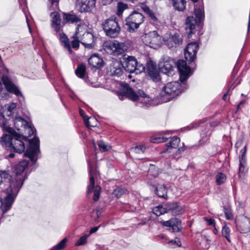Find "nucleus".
Wrapping results in <instances>:
<instances>
[{"mask_svg":"<svg viewBox=\"0 0 250 250\" xmlns=\"http://www.w3.org/2000/svg\"><path fill=\"white\" fill-rule=\"evenodd\" d=\"M28 142L29 147L27 149L24 155L28 157L33 163H35L37 158L36 156L40 152L39 139L34 137L31 140H27L26 138L18 134L15 130L10 134L5 133L1 139L2 146L9 150L21 153L25 150V142Z\"/></svg>","mask_w":250,"mask_h":250,"instance_id":"1","label":"nucleus"},{"mask_svg":"<svg viewBox=\"0 0 250 250\" xmlns=\"http://www.w3.org/2000/svg\"><path fill=\"white\" fill-rule=\"evenodd\" d=\"M23 183V182L9 174V177L6 179L4 184L2 185V188L1 191L6 194V196L5 197L4 204L5 211H7L11 208Z\"/></svg>","mask_w":250,"mask_h":250,"instance_id":"2","label":"nucleus"},{"mask_svg":"<svg viewBox=\"0 0 250 250\" xmlns=\"http://www.w3.org/2000/svg\"><path fill=\"white\" fill-rule=\"evenodd\" d=\"M194 13L196 18L193 16H189L187 18L185 23V29L188 38H190L192 34L195 33V28L197 23L201 22L204 18L203 3H199L194 6Z\"/></svg>","mask_w":250,"mask_h":250,"instance_id":"3","label":"nucleus"},{"mask_svg":"<svg viewBox=\"0 0 250 250\" xmlns=\"http://www.w3.org/2000/svg\"><path fill=\"white\" fill-rule=\"evenodd\" d=\"M121 90L122 94L119 95V98L121 100H123L124 96L132 101L140 100V97H141L144 98L143 103L146 106L151 104L149 96L142 90H139L137 93L127 83H125L121 84Z\"/></svg>","mask_w":250,"mask_h":250,"instance_id":"4","label":"nucleus"},{"mask_svg":"<svg viewBox=\"0 0 250 250\" xmlns=\"http://www.w3.org/2000/svg\"><path fill=\"white\" fill-rule=\"evenodd\" d=\"M120 60L122 67L130 73H135L138 74L145 70V66L142 64L139 63L133 56L125 54L121 58Z\"/></svg>","mask_w":250,"mask_h":250,"instance_id":"5","label":"nucleus"},{"mask_svg":"<svg viewBox=\"0 0 250 250\" xmlns=\"http://www.w3.org/2000/svg\"><path fill=\"white\" fill-rule=\"evenodd\" d=\"M102 27L106 35L110 38L117 37L121 31V27L115 17L105 20L102 23Z\"/></svg>","mask_w":250,"mask_h":250,"instance_id":"6","label":"nucleus"},{"mask_svg":"<svg viewBox=\"0 0 250 250\" xmlns=\"http://www.w3.org/2000/svg\"><path fill=\"white\" fill-rule=\"evenodd\" d=\"M103 48L108 54L119 55L126 51L128 46L125 42L109 41L104 43Z\"/></svg>","mask_w":250,"mask_h":250,"instance_id":"7","label":"nucleus"},{"mask_svg":"<svg viewBox=\"0 0 250 250\" xmlns=\"http://www.w3.org/2000/svg\"><path fill=\"white\" fill-rule=\"evenodd\" d=\"M142 40L145 45L154 49L159 48L162 43V37L156 31H151L143 35Z\"/></svg>","mask_w":250,"mask_h":250,"instance_id":"8","label":"nucleus"},{"mask_svg":"<svg viewBox=\"0 0 250 250\" xmlns=\"http://www.w3.org/2000/svg\"><path fill=\"white\" fill-rule=\"evenodd\" d=\"M144 21V16L140 13L133 12L126 19V25L130 32H133L138 29Z\"/></svg>","mask_w":250,"mask_h":250,"instance_id":"9","label":"nucleus"},{"mask_svg":"<svg viewBox=\"0 0 250 250\" xmlns=\"http://www.w3.org/2000/svg\"><path fill=\"white\" fill-rule=\"evenodd\" d=\"M163 41L168 48H173L182 44L183 36L178 33H167L164 35Z\"/></svg>","mask_w":250,"mask_h":250,"instance_id":"10","label":"nucleus"},{"mask_svg":"<svg viewBox=\"0 0 250 250\" xmlns=\"http://www.w3.org/2000/svg\"><path fill=\"white\" fill-rule=\"evenodd\" d=\"M160 71L168 76L174 74L175 63L174 61L168 57H164L159 63Z\"/></svg>","mask_w":250,"mask_h":250,"instance_id":"11","label":"nucleus"},{"mask_svg":"<svg viewBox=\"0 0 250 250\" xmlns=\"http://www.w3.org/2000/svg\"><path fill=\"white\" fill-rule=\"evenodd\" d=\"M180 85L178 82H172L167 83L162 88V95L171 96L172 97L178 95L181 92L179 91Z\"/></svg>","mask_w":250,"mask_h":250,"instance_id":"12","label":"nucleus"},{"mask_svg":"<svg viewBox=\"0 0 250 250\" xmlns=\"http://www.w3.org/2000/svg\"><path fill=\"white\" fill-rule=\"evenodd\" d=\"M238 231L242 233H246L250 231V219L245 216L237 217L235 221Z\"/></svg>","mask_w":250,"mask_h":250,"instance_id":"13","label":"nucleus"},{"mask_svg":"<svg viewBox=\"0 0 250 250\" xmlns=\"http://www.w3.org/2000/svg\"><path fill=\"white\" fill-rule=\"evenodd\" d=\"M28 164L29 162L28 161L23 160L16 165L13 169V175L12 177L17 178L19 180L23 182L25 179V175L24 171Z\"/></svg>","mask_w":250,"mask_h":250,"instance_id":"14","label":"nucleus"},{"mask_svg":"<svg viewBox=\"0 0 250 250\" xmlns=\"http://www.w3.org/2000/svg\"><path fill=\"white\" fill-rule=\"evenodd\" d=\"M90 168V184L88 187L87 189V193H90L94 191V196H93V200L95 201H97L98 200L100 195V191H101V188L97 186L96 187L94 186V176L92 174L93 169L91 168V166L89 165Z\"/></svg>","mask_w":250,"mask_h":250,"instance_id":"15","label":"nucleus"},{"mask_svg":"<svg viewBox=\"0 0 250 250\" xmlns=\"http://www.w3.org/2000/svg\"><path fill=\"white\" fill-rule=\"evenodd\" d=\"M198 44L196 42L188 43L185 50V57L187 61L191 62L196 58V53L198 49Z\"/></svg>","mask_w":250,"mask_h":250,"instance_id":"16","label":"nucleus"},{"mask_svg":"<svg viewBox=\"0 0 250 250\" xmlns=\"http://www.w3.org/2000/svg\"><path fill=\"white\" fill-rule=\"evenodd\" d=\"M96 0H76V5L81 12H90L95 7Z\"/></svg>","mask_w":250,"mask_h":250,"instance_id":"17","label":"nucleus"},{"mask_svg":"<svg viewBox=\"0 0 250 250\" xmlns=\"http://www.w3.org/2000/svg\"><path fill=\"white\" fill-rule=\"evenodd\" d=\"M177 66L180 74V80L184 82L189 76L190 69L187 66V62L184 60H179L177 63Z\"/></svg>","mask_w":250,"mask_h":250,"instance_id":"18","label":"nucleus"},{"mask_svg":"<svg viewBox=\"0 0 250 250\" xmlns=\"http://www.w3.org/2000/svg\"><path fill=\"white\" fill-rule=\"evenodd\" d=\"M81 42L85 47L91 49L94 46V37L93 34L89 32L81 33Z\"/></svg>","mask_w":250,"mask_h":250,"instance_id":"19","label":"nucleus"},{"mask_svg":"<svg viewBox=\"0 0 250 250\" xmlns=\"http://www.w3.org/2000/svg\"><path fill=\"white\" fill-rule=\"evenodd\" d=\"M121 61L115 60L113 61L107 68L109 75L111 76H120L122 74Z\"/></svg>","mask_w":250,"mask_h":250,"instance_id":"20","label":"nucleus"},{"mask_svg":"<svg viewBox=\"0 0 250 250\" xmlns=\"http://www.w3.org/2000/svg\"><path fill=\"white\" fill-rule=\"evenodd\" d=\"M2 80L7 91L17 96H21V93L18 87L11 81L8 77L3 76Z\"/></svg>","mask_w":250,"mask_h":250,"instance_id":"21","label":"nucleus"},{"mask_svg":"<svg viewBox=\"0 0 250 250\" xmlns=\"http://www.w3.org/2000/svg\"><path fill=\"white\" fill-rule=\"evenodd\" d=\"M14 125L17 130H19L21 128L23 127L28 132L29 135L33 134V131L31 127L29 125L28 123L21 117H16L14 121Z\"/></svg>","mask_w":250,"mask_h":250,"instance_id":"22","label":"nucleus"},{"mask_svg":"<svg viewBox=\"0 0 250 250\" xmlns=\"http://www.w3.org/2000/svg\"><path fill=\"white\" fill-rule=\"evenodd\" d=\"M163 225L171 228L173 232H178L181 228V222L177 218H172L168 221H164Z\"/></svg>","mask_w":250,"mask_h":250,"instance_id":"23","label":"nucleus"},{"mask_svg":"<svg viewBox=\"0 0 250 250\" xmlns=\"http://www.w3.org/2000/svg\"><path fill=\"white\" fill-rule=\"evenodd\" d=\"M146 69L148 75L154 81L157 82L160 80V76L157 70L156 65L152 62L147 63Z\"/></svg>","mask_w":250,"mask_h":250,"instance_id":"24","label":"nucleus"},{"mask_svg":"<svg viewBox=\"0 0 250 250\" xmlns=\"http://www.w3.org/2000/svg\"><path fill=\"white\" fill-rule=\"evenodd\" d=\"M180 142V139L177 137H173L170 139L169 142L166 144V149L163 152L170 153L173 150H176Z\"/></svg>","mask_w":250,"mask_h":250,"instance_id":"25","label":"nucleus"},{"mask_svg":"<svg viewBox=\"0 0 250 250\" xmlns=\"http://www.w3.org/2000/svg\"><path fill=\"white\" fill-rule=\"evenodd\" d=\"M88 63L92 67L100 68L103 65V60L98 54H93L88 59Z\"/></svg>","mask_w":250,"mask_h":250,"instance_id":"26","label":"nucleus"},{"mask_svg":"<svg viewBox=\"0 0 250 250\" xmlns=\"http://www.w3.org/2000/svg\"><path fill=\"white\" fill-rule=\"evenodd\" d=\"M17 104L15 103H10L4 106L3 114L8 117H12L16 111Z\"/></svg>","mask_w":250,"mask_h":250,"instance_id":"27","label":"nucleus"},{"mask_svg":"<svg viewBox=\"0 0 250 250\" xmlns=\"http://www.w3.org/2000/svg\"><path fill=\"white\" fill-rule=\"evenodd\" d=\"M5 116L6 115L3 114V113L0 115V126L5 131L4 134H10L13 132L14 130L7 125V120L4 118Z\"/></svg>","mask_w":250,"mask_h":250,"instance_id":"28","label":"nucleus"},{"mask_svg":"<svg viewBox=\"0 0 250 250\" xmlns=\"http://www.w3.org/2000/svg\"><path fill=\"white\" fill-rule=\"evenodd\" d=\"M81 37V31H79V28L77 29L75 34L73 36V41L71 42L72 46L73 48H77L81 42L80 37Z\"/></svg>","mask_w":250,"mask_h":250,"instance_id":"29","label":"nucleus"},{"mask_svg":"<svg viewBox=\"0 0 250 250\" xmlns=\"http://www.w3.org/2000/svg\"><path fill=\"white\" fill-rule=\"evenodd\" d=\"M173 5L175 9L183 11L186 8V1L185 0H172Z\"/></svg>","mask_w":250,"mask_h":250,"instance_id":"30","label":"nucleus"},{"mask_svg":"<svg viewBox=\"0 0 250 250\" xmlns=\"http://www.w3.org/2000/svg\"><path fill=\"white\" fill-rule=\"evenodd\" d=\"M60 39L61 42L63 44V46L67 50L69 53H71L72 50L71 49L69 40L67 36L64 34H61L60 36Z\"/></svg>","mask_w":250,"mask_h":250,"instance_id":"31","label":"nucleus"},{"mask_svg":"<svg viewBox=\"0 0 250 250\" xmlns=\"http://www.w3.org/2000/svg\"><path fill=\"white\" fill-rule=\"evenodd\" d=\"M63 18L67 22L71 23H77L80 21V19L75 15L64 13Z\"/></svg>","mask_w":250,"mask_h":250,"instance_id":"32","label":"nucleus"},{"mask_svg":"<svg viewBox=\"0 0 250 250\" xmlns=\"http://www.w3.org/2000/svg\"><path fill=\"white\" fill-rule=\"evenodd\" d=\"M156 192V194L160 197L165 198L167 196V190L164 185H160L157 187Z\"/></svg>","mask_w":250,"mask_h":250,"instance_id":"33","label":"nucleus"},{"mask_svg":"<svg viewBox=\"0 0 250 250\" xmlns=\"http://www.w3.org/2000/svg\"><path fill=\"white\" fill-rule=\"evenodd\" d=\"M86 71L85 65L83 64L79 65L75 70V73L77 76L81 78L84 77Z\"/></svg>","mask_w":250,"mask_h":250,"instance_id":"34","label":"nucleus"},{"mask_svg":"<svg viewBox=\"0 0 250 250\" xmlns=\"http://www.w3.org/2000/svg\"><path fill=\"white\" fill-rule=\"evenodd\" d=\"M153 213L157 216H160L161 215L167 212V210L165 207L164 205H159L153 209Z\"/></svg>","mask_w":250,"mask_h":250,"instance_id":"35","label":"nucleus"},{"mask_svg":"<svg viewBox=\"0 0 250 250\" xmlns=\"http://www.w3.org/2000/svg\"><path fill=\"white\" fill-rule=\"evenodd\" d=\"M9 177V173L6 170H0V189L1 190L2 185L4 184L7 178Z\"/></svg>","mask_w":250,"mask_h":250,"instance_id":"36","label":"nucleus"},{"mask_svg":"<svg viewBox=\"0 0 250 250\" xmlns=\"http://www.w3.org/2000/svg\"><path fill=\"white\" fill-rule=\"evenodd\" d=\"M142 9L143 11L146 13L148 16L150 18V19L154 21H156L157 20V18L156 17L154 13L151 10L150 8L146 5L143 4L142 6Z\"/></svg>","mask_w":250,"mask_h":250,"instance_id":"37","label":"nucleus"},{"mask_svg":"<svg viewBox=\"0 0 250 250\" xmlns=\"http://www.w3.org/2000/svg\"><path fill=\"white\" fill-rule=\"evenodd\" d=\"M84 121L85 125L89 128L90 127H94L96 125L97 120L94 117H87Z\"/></svg>","mask_w":250,"mask_h":250,"instance_id":"38","label":"nucleus"},{"mask_svg":"<svg viewBox=\"0 0 250 250\" xmlns=\"http://www.w3.org/2000/svg\"><path fill=\"white\" fill-rule=\"evenodd\" d=\"M127 8L128 6L127 4L122 2H118L117 4V15L119 16H121L122 15L123 11Z\"/></svg>","mask_w":250,"mask_h":250,"instance_id":"39","label":"nucleus"},{"mask_svg":"<svg viewBox=\"0 0 250 250\" xmlns=\"http://www.w3.org/2000/svg\"><path fill=\"white\" fill-rule=\"evenodd\" d=\"M148 173L149 175L156 177L159 175V171L155 166L150 165L148 170Z\"/></svg>","mask_w":250,"mask_h":250,"instance_id":"40","label":"nucleus"},{"mask_svg":"<svg viewBox=\"0 0 250 250\" xmlns=\"http://www.w3.org/2000/svg\"><path fill=\"white\" fill-rule=\"evenodd\" d=\"M226 180V176L222 173H218L216 176V182L217 185H220L225 183Z\"/></svg>","mask_w":250,"mask_h":250,"instance_id":"41","label":"nucleus"},{"mask_svg":"<svg viewBox=\"0 0 250 250\" xmlns=\"http://www.w3.org/2000/svg\"><path fill=\"white\" fill-rule=\"evenodd\" d=\"M98 146L100 150L102 152H105L109 150L111 148L109 145H106L103 141L101 140L99 142Z\"/></svg>","mask_w":250,"mask_h":250,"instance_id":"42","label":"nucleus"},{"mask_svg":"<svg viewBox=\"0 0 250 250\" xmlns=\"http://www.w3.org/2000/svg\"><path fill=\"white\" fill-rule=\"evenodd\" d=\"M222 233L223 236H224L229 242H230L229 236L230 229L226 225L224 226L222 228Z\"/></svg>","mask_w":250,"mask_h":250,"instance_id":"43","label":"nucleus"},{"mask_svg":"<svg viewBox=\"0 0 250 250\" xmlns=\"http://www.w3.org/2000/svg\"><path fill=\"white\" fill-rule=\"evenodd\" d=\"M67 242V238H64L57 245L54 246L51 250H61L63 249Z\"/></svg>","mask_w":250,"mask_h":250,"instance_id":"44","label":"nucleus"},{"mask_svg":"<svg viewBox=\"0 0 250 250\" xmlns=\"http://www.w3.org/2000/svg\"><path fill=\"white\" fill-rule=\"evenodd\" d=\"M52 18L51 25L61 23V19L59 15L56 12L51 13Z\"/></svg>","mask_w":250,"mask_h":250,"instance_id":"45","label":"nucleus"},{"mask_svg":"<svg viewBox=\"0 0 250 250\" xmlns=\"http://www.w3.org/2000/svg\"><path fill=\"white\" fill-rule=\"evenodd\" d=\"M146 149V147L143 146H136L135 147L131 149L132 153L136 154H141L143 153Z\"/></svg>","mask_w":250,"mask_h":250,"instance_id":"46","label":"nucleus"},{"mask_svg":"<svg viewBox=\"0 0 250 250\" xmlns=\"http://www.w3.org/2000/svg\"><path fill=\"white\" fill-rule=\"evenodd\" d=\"M88 237V235H85L82 236L80 239L76 242V246L83 245L86 244L87 242V239Z\"/></svg>","mask_w":250,"mask_h":250,"instance_id":"47","label":"nucleus"},{"mask_svg":"<svg viewBox=\"0 0 250 250\" xmlns=\"http://www.w3.org/2000/svg\"><path fill=\"white\" fill-rule=\"evenodd\" d=\"M168 138L165 137H159L152 138L150 141L153 143H160L167 141Z\"/></svg>","mask_w":250,"mask_h":250,"instance_id":"48","label":"nucleus"},{"mask_svg":"<svg viewBox=\"0 0 250 250\" xmlns=\"http://www.w3.org/2000/svg\"><path fill=\"white\" fill-rule=\"evenodd\" d=\"M176 203H171L164 204L166 210H167V212L169 211H171L172 212L174 208L176 207Z\"/></svg>","mask_w":250,"mask_h":250,"instance_id":"49","label":"nucleus"},{"mask_svg":"<svg viewBox=\"0 0 250 250\" xmlns=\"http://www.w3.org/2000/svg\"><path fill=\"white\" fill-rule=\"evenodd\" d=\"M125 191L124 189L117 188L114 190L113 193L116 197H120L125 193Z\"/></svg>","mask_w":250,"mask_h":250,"instance_id":"50","label":"nucleus"},{"mask_svg":"<svg viewBox=\"0 0 250 250\" xmlns=\"http://www.w3.org/2000/svg\"><path fill=\"white\" fill-rule=\"evenodd\" d=\"M183 212V209L182 207L179 206L177 203L176 204V207L174 208L172 213L174 215H178L182 213Z\"/></svg>","mask_w":250,"mask_h":250,"instance_id":"51","label":"nucleus"},{"mask_svg":"<svg viewBox=\"0 0 250 250\" xmlns=\"http://www.w3.org/2000/svg\"><path fill=\"white\" fill-rule=\"evenodd\" d=\"M5 198L4 199V201H2L1 199L0 198V208H1V210L2 212L4 213L6 212L7 211H5Z\"/></svg>","mask_w":250,"mask_h":250,"instance_id":"52","label":"nucleus"},{"mask_svg":"<svg viewBox=\"0 0 250 250\" xmlns=\"http://www.w3.org/2000/svg\"><path fill=\"white\" fill-rule=\"evenodd\" d=\"M224 212L228 219H230L232 218V214H231L229 209L224 208Z\"/></svg>","mask_w":250,"mask_h":250,"instance_id":"53","label":"nucleus"},{"mask_svg":"<svg viewBox=\"0 0 250 250\" xmlns=\"http://www.w3.org/2000/svg\"><path fill=\"white\" fill-rule=\"evenodd\" d=\"M204 220H205L208 225H213L214 226V220L211 218H208L207 217H204Z\"/></svg>","mask_w":250,"mask_h":250,"instance_id":"54","label":"nucleus"},{"mask_svg":"<svg viewBox=\"0 0 250 250\" xmlns=\"http://www.w3.org/2000/svg\"><path fill=\"white\" fill-rule=\"evenodd\" d=\"M52 27L54 29L56 32H59L61 31V23L51 25Z\"/></svg>","mask_w":250,"mask_h":250,"instance_id":"55","label":"nucleus"},{"mask_svg":"<svg viewBox=\"0 0 250 250\" xmlns=\"http://www.w3.org/2000/svg\"><path fill=\"white\" fill-rule=\"evenodd\" d=\"M100 227V225L98 227H93V228H92L90 230V234H92V233H93L96 232L98 230Z\"/></svg>","mask_w":250,"mask_h":250,"instance_id":"56","label":"nucleus"},{"mask_svg":"<svg viewBox=\"0 0 250 250\" xmlns=\"http://www.w3.org/2000/svg\"><path fill=\"white\" fill-rule=\"evenodd\" d=\"M80 114L81 116L83 118V120H85V119L87 117V116L84 115V111L81 109H80Z\"/></svg>","mask_w":250,"mask_h":250,"instance_id":"57","label":"nucleus"},{"mask_svg":"<svg viewBox=\"0 0 250 250\" xmlns=\"http://www.w3.org/2000/svg\"><path fill=\"white\" fill-rule=\"evenodd\" d=\"M102 0V3L104 5H107V4H110L112 0Z\"/></svg>","mask_w":250,"mask_h":250,"instance_id":"58","label":"nucleus"},{"mask_svg":"<svg viewBox=\"0 0 250 250\" xmlns=\"http://www.w3.org/2000/svg\"><path fill=\"white\" fill-rule=\"evenodd\" d=\"M169 244H176L179 247H180L181 246V244L180 242H178L177 243L176 241H173V240L170 241L169 242Z\"/></svg>","mask_w":250,"mask_h":250,"instance_id":"59","label":"nucleus"},{"mask_svg":"<svg viewBox=\"0 0 250 250\" xmlns=\"http://www.w3.org/2000/svg\"><path fill=\"white\" fill-rule=\"evenodd\" d=\"M26 22H27V25H28V28H29V31L31 33V29L30 28V25L29 24V23H28V19L27 18V17H26Z\"/></svg>","mask_w":250,"mask_h":250,"instance_id":"60","label":"nucleus"},{"mask_svg":"<svg viewBox=\"0 0 250 250\" xmlns=\"http://www.w3.org/2000/svg\"><path fill=\"white\" fill-rule=\"evenodd\" d=\"M49 0L52 4H55V3H57V2H58V0Z\"/></svg>","mask_w":250,"mask_h":250,"instance_id":"61","label":"nucleus"},{"mask_svg":"<svg viewBox=\"0 0 250 250\" xmlns=\"http://www.w3.org/2000/svg\"><path fill=\"white\" fill-rule=\"evenodd\" d=\"M214 229H213V233L215 234H216L218 232V230L217 229H216V228L215 227V226H214Z\"/></svg>","mask_w":250,"mask_h":250,"instance_id":"62","label":"nucleus"},{"mask_svg":"<svg viewBox=\"0 0 250 250\" xmlns=\"http://www.w3.org/2000/svg\"><path fill=\"white\" fill-rule=\"evenodd\" d=\"M228 92L226 93L224 95V96H223V100H225H225H226L227 97V96H228Z\"/></svg>","mask_w":250,"mask_h":250,"instance_id":"63","label":"nucleus"},{"mask_svg":"<svg viewBox=\"0 0 250 250\" xmlns=\"http://www.w3.org/2000/svg\"><path fill=\"white\" fill-rule=\"evenodd\" d=\"M242 168L243 169L244 168V167L243 166L242 163L240 162V167H239V170H241L242 169Z\"/></svg>","mask_w":250,"mask_h":250,"instance_id":"64","label":"nucleus"}]
</instances>
